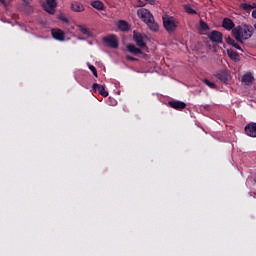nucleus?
<instances>
[{"label": "nucleus", "mask_w": 256, "mask_h": 256, "mask_svg": "<svg viewBox=\"0 0 256 256\" xmlns=\"http://www.w3.org/2000/svg\"><path fill=\"white\" fill-rule=\"evenodd\" d=\"M203 83H205V85L210 87V89H217V84H215L214 82L209 81V79H204Z\"/></svg>", "instance_id": "obj_23"}, {"label": "nucleus", "mask_w": 256, "mask_h": 256, "mask_svg": "<svg viewBox=\"0 0 256 256\" xmlns=\"http://www.w3.org/2000/svg\"><path fill=\"white\" fill-rule=\"evenodd\" d=\"M91 7L97 9V11H105V4L99 0L92 1Z\"/></svg>", "instance_id": "obj_16"}, {"label": "nucleus", "mask_w": 256, "mask_h": 256, "mask_svg": "<svg viewBox=\"0 0 256 256\" xmlns=\"http://www.w3.org/2000/svg\"><path fill=\"white\" fill-rule=\"evenodd\" d=\"M214 76L216 77V79L221 81V83H227V81H229V76L223 71L214 74Z\"/></svg>", "instance_id": "obj_15"}, {"label": "nucleus", "mask_w": 256, "mask_h": 256, "mask_svg": "<svg viewBox=\"0 0 256 256\" xmlns=\"http://www.w3.org/2000/svg\"><path fill=\"white\" fill-rule=\"evenodd\" d=\"M144 1H146L150 5H155V0H144Z\"/></svg>", "instance_id": "obj_33"}, {"label": "nucleus", "mask_w": 256, "mask_h": 256, "mask_svg": "<svg viewBox=\"0 0 256 256\" xmlns=\"http://www.w3.org/2000/svg\"><path fill=\"white\" fill-rule=\"evenodd\" d=\"M88 67H89L90 71H92L94 77H98V75H97V68H95V66H93L91 64H89Z\"/></svg>", "instance_id": "obj_27"}, {"label": "nucleus", "mask_w": 256, "mask_h": 256, "mask_svg": "<svg viewBox=\"0 0 256 256\" xmlns=\"http://www.w3.org/2000/svg\"><path fill=\"white\" fill-rule=\"evenodd\" d=\"M118 29L123 32L129 31V23L125 20H119L118 21Z\"/></svg>", "instance_id": "obj_20"}, {"label": "nucleus", "mask_w": 256, "mask_h": 256, "mask_svg": "<svg viewBox=\"0 0 256 256\" xmlns=\"http://www.w3.org/2000/svg\"><path fill=\"white\" fill-rule=\"evenodd\" d=\"M232 36L238 43H243V41H247V39H251L253 37V27L251 26H237L232 30Z\"/></svg>", "instance_id": "obj_1"}, {"label": "nucleus", "mask_w": 256, "mask_h": 256, "mask_svg": "<svg viewBox=\"0 0 256 256\" xmlns=\"http://www.w3.org/2000/svg\"><path fill=\"white\" fill-rule=\"evenodd\" d=\"M114 101V105H117V101L116 100H113Z\"/></svg>", "instance_id": "obj_37"}, {"label": "nucleus", "mask_w": 256, "mask_h": 256, "mask_svg": "<svg viewBox=\"0 0 256 256\" xmlns=\"http://www.w3.org/2000/svg\"><path fill=\"white\" fill-rule=\"evenodd\" d=\"M163 27L167 31V33H175L177 31V27H179V20L173 16H163Z\"/></svg>", "instance_id": "obj_2"}, {"label": "nucleus", "mask_w": 256, "mask_h": 256, "mask_svg": "<svg viewBox=\"0 0 256 256\" xmlns=\"http://www.w3.org/2000/svg\"><path fill=\"white\" fill-rule=\"evenodd\" d=\"M71 9L75 13H82V11H85V7L80 2H72Z\"/></svg>", "instance_id": "obj_14"}, {"label": "nucleus", "mask_w": 256, "mask_h": 256, "mask_svg": "<svg viewBox=\"0 0 256 256\" xmlns=\"http://www.w3.org/2000/svg\"><path fill=\"white\" fill-rule=\"evenodd\" d=\"M51 35L56 41H65V32L59 28H53Z\"/></svg>", "instance_id": "obj_9"}, {"label": "nucleus", "mask_w": 256, "mask_h": 256, "mask_svg": "<svg viewBox=\"0 0 256 256\" xmlns=\"http://www.w3.org/2000/svg\"><path fill=\"white\" fill-rule=\"evenodd\" d=\"M200 29L202 31H209V24L203 20H200Z\"/></svg>", "instance_id": "obj_25"}, {"label": "nucleus", "mask_w": 256, "mask_h": 256, "mask_svg": "<svg viewBox=\"0 0 256 256\" xmlns=\"http://www.w3.org/2000/svg\"><path fill=\"white\" fill-rule=\"evenodd\" d=\"M78 29L83 35H86V37H91V32L89 31V28H87L86 25H79Z\"/></svg>", "instance_id": "obj_21"}, {"label": "nucleus", "mask_w": 256, "mask_h": 256, "mask_svg": "<svg viewBox=\"0 0 256 256\" xmlns=\"http://www.w3.org/2000/svg\"><path fill=\"white\" fill-rule=\"evenodd\" d=\"M147 27L150 31H154V33H157L159 31V24L155 22V18L153 20H150L148 23H146Z\"/></svg>", "instance_id": "obj_17"}, {"label": "nucleus", "mask_w": 256, "mask_h": 256, "mask_svg": "<svg viewBox=\"0 0 256 256\" xmlns=\"http://www.w3.org/2000/svg\"><path fill=\"white\" fill-rule=\"evenodd\" d=\"M25 5H31L32 0H22Z\"/></svg>", "instance_id": "obj_32"}, {"label": "nucleus", "mask_w": 256, "mask_h": 256, "mask_svg": "<svg viewBox=\"0 0 256 256\" xmlns=\"http://www.w3.org/2000/svg\"><path fill=\"white\" fill-rule=\"evenodd\" d=\"M184 11H186L188 15H197V11L189 5H184Z\"/></svg>", "instance_id": "obj_22"}, {"label": "nucleus", "mask_w": 256, "mask_h": 256, "mask_svg": "<svg viewBox=\"0 0 256 256\" xmlns=\"http://www.w3.org/2000/svg\"><path fill=\"white\" fill-rule=\"evenodd\" d=\"M230 45H232V47H234L235 49H238V51H242L243 53V48H241V46H239V44L235 40L232 41V44Z\"/></svg>", "instance_id": "obj_26"}, {"label": "nucleus", "mask_w": 256, "mask_h": 256, "mask_svg": "<svg viewBox=\"0 0 256 256\" xmlns=\"http://www.w3.org/2000/svg\"><path fill=\"white\" fill-rule=\"evenodd\" d=\"M244 131L248 137H256V123L251 122L247 124L244 128Z\"/></svg>", "instance_id": "obj_10"}, {"label": "nucleus", "mask_w": 256, "mask_h": 256, "mask_svg": "<svg viewBox=\"0 0 256 256\" xmlns=\"http://www.w3.org/2000/svg\"><path fill=\"white\" fill-rule=\"evenodd\" d=\"M228 45H231L233 43V41H235L233 38H231V36H228L226 39Z\"/></svg>", "instance_id": "obj_31"}, {"label": "nucleus", "mask_w": 256, "mask_h": 256, "mask_svg": "<svg viewBox=\"0 0 256 256\" xmlns=\"http://www.w3.org/2000/svg\"><path fill=\"white\" fill-rule=\"evenodd\" d=\"M59 19H60V21H62L63 23H69V19H68L67 17L63 16V15H61V16L59 17Z\"/></svg>", "instance_id": "obj_28"}, {"label": "nucleus", "mask_w": 256, "mask_h": 256, "mask_svg": "<svg viewBox=\"0 0 256 256\" xmlns=\"http://www.w3.org/2000/svg\"><path fill=\"white\" fill-rule=\"evenodd\" d=\"M252 9H255L256 4L254 3L253 5H251Z\"/></svg>", "instance_id": "obj_36"}, {"label": "nucleus", "mask_w": 256, "mask_h": 256, "mask_svg": "<svg viewBox=\"0 0 256 256\" xmlns=\"http://www.w3.org/2000/svg\"><path fill=\"white\" fill-rule=\"evenodd\" d=\"M137 15L144 23H148L154 19L153 14H151V12L145 8L139 9L137 11Z\"/></svg>", "instance_id": "obj_4"}, {"label": "nucleus", "mask_w": 256, "mask_h": 256, "mask_svg": "<svg viewBox=\"0 0 256 256\" xmlns=\"http://www.w3.org/2000/svg\"><path fill=\"white\" fill-rule=\"evenodd\" d=\"M252 17L253 19H256V9L252 11Z\"/></svg>", "instance_id": "obj_34"}, {"label": "nucleus", "mask_w": 256, "mask_h": 256, "mask_svg": "<svg viewBox=\"0 0 256 256\" xmlns=\"http://www.w3.org/2000/svg\"><path fill=\"white\" fill-rule=\"evenodd\" d=\"M204 109H206L207 111H209V105H205Z\"/></svg>", "instance_id": "obj_35"}, {"label": "nucleus", "mask_w": 256, "mask_h": 256, "mask_svg": "<svg viewBox=\"0 0 256 256\" xmlns=\"http://www.w3.org/2000/svg\"><path fill=\"white\" fill-rule=\"evenodd\" d=\"M133 39H134L137 47H140V49H145V47H147V44L143 40V35L141 33L134 31Z\"/></svg>", "instance_id": "obj_6"}, {"label": "nucleus", "mask_w": 256, "mask_h": 256, "mask_svg": "<svg viewBox=\"0 0 256 256\" xmlns=\"http://www.w3.org/2000/svg\"><path fill=\"white\" fill-rule=\"evenodd\" d=\"M240 9H243L244 11H251V9H253V6H251V4L241 3Z\"/></svg>", "instance_id": "obj_24"}, {"label": "nucleus", "mask_w": 256, "mask_h": 256, "mask_svg": "<svg viewBox=\"0 0 256 256\" xmlns=\"http://www.w3.org/2000/svg\"><path fill=\"white\" fill-rule=\"evenodd\" d=\"M43 7L46 13L53 15L55 13V7H57V0H46V4Z\"/></svg>", "instance_id": "obj_7"}, {"label": "nucleus", "mask_w": 256, "mask_h": 256, "mask_svg": "<svg viewBox=\"0 0 256 256\" xmlns=\"http://www.w3.org/2000/svg\"><path fill=\"white\" fill-rule=\"evenodd\" d=\"M253 81H255V78L251 73L245 74L242 77V83H245L246 85H252Z\"/></svg>", "instance_id": "obj_18"}, {"label": "nucleus", "mask_w": 256, "mask_h": 256, "mask_svg": "<svg viewBox=\"0 0 256 256\" xmlns=\"http://www.w3.org/2000/svg\"><path fill=\"white\" fill-rule=\"evenodd\" d=\"M169 107L175 109L176 111H183L187 107V104L183 101L179 100H172L168 102Z\"/></svg>", "instance_id": "obj_8"}, {"label": "nucleus", "mask_w": 256, "mask_h": 256, "mask_svg": "<svg viewBox=\"0 0 256 256\" xmlns=\"http://www.w3.org/2000/svg\"><path fill=\"white\" fill-rule=\"evenodd\" d=\"M207 37L212 43H217V45L223 43V33L220 31L213 30L207 34Z\"/></svg>", "instance_id": "obj_3"}, {"label": "nucleus", "mask_w": 256, "mask_h": 256, "mask_svg": "<svg viewBox=\"0 0 256 256\" xmlns=\"http://www.w3.org/2000/svg\"><path fill=\"white\" fill-rule=\"evenodd\" d=\"M227 55H228V57H230V59H232V61H239L240 60L239 53L237 51H234L233 49H228L227 50Z\"/></svg>", "instance_id": "obj_19"}, {"label": "nucleus", "mask_w": 256, "mask_h": 256, "mask_svg": "<svg viewBox=\"0 0 256 256\" xmlns=\"http://www.w3.org/2000/svg\"><path fill=\"white\" fill-rule=\"evenodd\" d=\"M126 49L129 53H132V55H143V51H141L140 48H137L135 44H128Z\"/></svg>", "instance_id": "obj_13"}, {"label": "nucleus", "mask_w": 256, "mask_h": 256, "mask_svg": "<svg viewBox=\"0 0 256 256\" xmlns=\"http://www.w3.org/2000/svg\"><path fill=\"white\" fill-rule=\"evenodd\" d=\"M254 29L256 30V23L254 24Z\"/></svg>", "instance_id": "obj_38"}, {"label": "nucleus", "mask_w": 256, "mask_h": 256, "mask_svg": "<svg viewBox=\"0 0 256 256\" xmlns=\"http://www.w3.org/2000/svg\"><path fill=\"white\" fill-rule=\"evenodd\" d=\"M126 60L127 61H138L137 58L133 57V56H130V55H126Z\"/></svg>", "instance_id": "obj_29"}, {"label": "nucleus", "mask_w": 256, "mask_h": 256, "mask_svg": "<svg viewBox=\"0 0 256 256\" xmlns=\"http://www.w3.org/2000/svg\"><path fill=\"white\" fill-rule=\"evenodd\" d=\"M222 27L226 29V31H233V29H235V23L230 18H224L222 21Z\"/></svg>", "instance_id": "obj_12"}, {"label": "nucleus", "mask_w": 256, "mask_h": 256, "mask_svg": "<svg viewBox=\"0 0 256 256\" xmlns=\"http://www.w3.org/2000/svg\"><path fill=\"white\" fill-rule=\"evenodd\" d=\"M0 3H2L4 7H9V0H0Z\"/></svg>", "instance_id": "obj_30"}, {"label": "nucleus", "mask_w": 256, "mask_h": 256, "mask_svg": "<svg viewBox=\"0 0 256 256\" xmlns=\"http://www.w3.org/2000/svg\"><path fill=\"white\" fill-rule=\"evenodd\" d=\"M104 43L107 44V47L111 49H119V40H117L116 35H110L103 38Z\"/></svg>", "instance_id": "obj_5"}, {"label": "nucleus", "mask_w": 256, "mask_h": 256, "mask_svg": "<svg viewBox=\"0 0 256 256\" xmlns=\"http://www.w3.org/2000/svg\"><path fill=\"white\" fill-rule=\"evenodd\" d=\"M92 89L95 93L98 91L102 97H109V92L105 91V86L101 84L94 83Z\"/></svg>", "instance_id": "obj_11"}]
</instances>
